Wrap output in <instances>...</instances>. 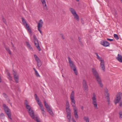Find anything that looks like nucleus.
<instances>
[{"label": "nucleus", "instance_id": "1", "mask_svg": "<svg viewBox=\"0 0 122 122\" xmlns=\"http://www.w3.org/2000/svg\"><path fill=\"white\" fill-rule=\"evenodd\" d=\"M122 94L121 93H119L116 96V98L114 100V102L115 104L119 103V105L120 107H121L122 105V102L121 100Z\"/></svg>", "mask_w": 122, "mask_h": 122}, {"label": "nucleus", "instance_id": "2", "mask_svg": "<svg viewBox=\"0 0 122 122\" xmlns=\"http://www.w3.org/2000/svg\"><path fill=\"white\" fill-rule=\"evenodd\" d=\"M3 106L4 107V109L5 111V113L8 116L9 118L11 120H12L10 110L5 104H3Z\"/></svg>", "mask_w": 122, "mask_h": 122}, {"label": "nucleus", "instance_id": "3", "mask_svg": "<svg viewBox=\"0 0 122 122\" xmlns=\"http://www.w3.org/2000/svg\"><path fill=\"white\" fill-rule=\"evenodd\" d=\"M33 38L34 39L35 45L38 50L39 51L41 50V49L39 46V44L36 35L34 34Z\"/></svg>", "mask_w": 122, "mask_h": 122}, {"label": "nucleus", "instance_id": "4", "mask_svg": "<svg viewBox=\"0 0 122 122\" xmlns=\"http://www.w3.org/2000/svg\"><path fill=\"white\" fill-rule=\"evenodd\" d=\"M44 103L45 106L46 108L47 111L49 112V113L52 116H53L54 114L52 110L50 108L49 106L46 102L45 100H44Z\"/></svg>", "mask_w": 122, "mask_h": 122}, {"label": "nucleus", "instance_id": "5", "mask_svg": "<svg viewBox=\"0 0 122 122\" xmlns=\"http://www.w3.org/2000/svg\"><path fill=\"white\" fill-rule=\"evenodd\" d=\"M43 23V22L42 21V20L41 19H40L38 24L37 25L38 30L42 35H43V33L41 30V28L42 27Z\"/></svg>", "mask_w": 122, "mask_h": 122}, {"label": "nucleus", "instance_id": "6", "mask_svg": "<svg viewBox=\"0 0 122 122\" xmlns=\"http://www.w3.org/2000/svg\"><path fill=\"white\" fill-rule=\"evenodd\" d=\"M31 117L32 118L36 120L37 122H41L39 120V119L38 117L36 116V115H34V114L33 110L31 109Z\"/></svg>", "mask_w": 122, "mask_h": 122}, {"label": "nucleus", "instance_id": "7", "mask_svg": "<svg viewBox=\"0 0 122 122\" xmlns=\"http://www.w3.org/2000/svg\"><path fill=\"white\" fill-rule=\"evenodd\" d=\"M95 97L96 96L94 94L92 98V104L94 105L95 108V109H97V104Z\"/></svg>", "mask_w": 122, "mask_h": 122}, {"label": "nucleus", "instance_id": "8", "mask_svg": "<svg viewBox=\"0 0 122 122\" xmlns=\"http://www.w3.org/2000/svg\"><path fill=\"white\" fill-rule=\"evenodd\" d=\"M34 57L35 58L36 60L37 61V65L39 68L42 65V63L41 61L39 59L38 57L36 55H34Z\"/></svg>", "mask_w": 122, "mask_h": 122}, {"label": "nucleus", "instance_id": "9", "mask_svg": "<svg viewBox=\"0 0 122 122\" xmlns=\"http://www.w3.org/2000/svg\"><path fill=\"white\" fill-rule=\"evenodd\" d=\"M95 79L97 81L98 84L101 87H103V85L102 83V81L100 77L99 76H97L95 77Z\"/></svg>", "mask_w": 122, "mask_h": 122}, {"label": "nucleus", "instance_id": "10", "mask_svg": "<svg viewBox=\"0 0 122 122\" xmlns=\"http://www.w3.org/2000/svg\"><path fill=\"white\" fill-rule=\"evenodd\" d=\"M68 59L71 69H73L74 68H76L73 62L71 60V59L70 57H68Z\"/></svg>", "mask_w": 122, "mask_h": 122}, {"label": "nucleus", "instance_id": "11", "mask_svg": "<svg viewBox=\"0 0 122 122\" xmlns=\"http://www.w3.org/2000/svg\"><path fill=\"white\" fill-rule=\"evenodd\" d=\"M14 73H13L14 76V78L15 81V82L16 83L19 82V77L18 75H16V73L15 71H13Z\"/></svg>", "mask_w": 122, "mask_h": 122}, {"label": "nucleus", "instance_id": "12", "mask_svg": "<svg viewBox=\"0 0 122 122\" xmlns=\"http://www.w3.org/2000/svg\"><path fill=\"white\" fill-rule=\"evenodd\" d=\"M82 84L84 90H86L88 88V86L86 84V81L84 80H83Z\"/></svg>", "mask_w": 122, "mask_h": 122}, {"label": "nucleus", "instance_id": "13", "mask_svg": "<svg viewBox=\"0 0 122 122\" xmlns=\"http://www.w3.org/2000/svg\"><path fill=\"white\" fill-rule=\"evenodd\" d=\"M41 2L44 7V9L46 10H48V9L46 5V3L45 0H40Z\"/></svg>", "mask_w": 122, "mask_h": 122}, {"label": "nucleus", "instance_id": "14", "mask_svg": "<svg viewBox=\"0 0 122 122\" xmlns=\"http://www.w3.org/2000/svg\"><path fill=\"white\" fill-rule=\"evenodd\" d=\"M73 109L74 111V113L75 117L76 119H78V116L77 111L76 108H74Z\"/></svg>", "mask_w": 122, "mask_h": 122}, {"label": "nucleus", "instance_id": "15", "mask_svg": "<svg viewBox=\"0 0 122 122\" xmlns=\"http://www.w3.org/2000/svg\"><path fill=\"white\" fill-rule=\"evenodd\" d=\"M92 71L95 77L99 76L97 71L94 68H92Z\"/></svg>", "mask_w": 122, "mask_h": 122}, {"label": "nucleus", "instance_id": "16", "mask_svg": "<svg viewBox=\"0 0 122 122\" xmlns=\"http://www.w3.org/2000/svg\"><path fill=\"white\" fill-rule=\"evenodd\" d=\"M100 65L102 69L103 70V71H105V66L104 60L102 61H101Z\"/></svg>", "mask_w": 122, "mask_h": 122}, {"label": "nucleus", "instance_id": "17", "mask_svg": "<svg viewBox=\"0 0 122 122\" xmlns=\"http://www.w3.org/2000/svg\"><path fill=\"white\" fill-rule=\"evenodd\" d=\"M101 44L105 47L109 46L110 44L108 42L106 41H104L102 42Z\"/></svg>", "mask_w": 122, "mask_h": 122}, {"label": "nucleus", "instance_id": "18", "mask_svg": "<svg viewBox=\"0 0 122 122\" xmlns=\"http://www.w3.org/2000/svg\"><path fill=\"white\" fill-rule=\"evenodd\" d=\"M120 62H122V56L119 54L118 55V57L116 58Z\"/></svg>", "mask_w": 122, "mask_h": 122}, {"label": "nucleus", "instance_id": "19", "mask_svg": "<svg viewBox=\"0 0 122 122\" xmlns=\"http://www.w3.org/2000/svg\"><path fill=\"white\" fill-rule=\"evenodd\" d=\"M71 102V104L72 106L74 107V108H76V107L75 101L74 99V98H70Z\"/></svg>", "mask_w": 122, "mask_h": 122}, {"label": "nucleus", "instance_id": "20", "mask_svg": "<svg viewBox=\"0 0 122 122\" xmlns=\"http://www.w3.org/2000/svg\"><path fill=\"white\" fill-rule=\"evenodd\" d=\"M70 10L73 14V15H75V14H76L75 10L72 8H70Z\"/></svg>", "mask_w": 122, "mask_h": 122}, {"label": "nucleus", "instance_id": "21", "mask_svg": "<svg viewBox=\"0 0 122 122\" xmlns=\"http://www.w3.org/2000/svg\"><path fill=\"white\" fill-rule=\"evenodd\" d=\"M25 26V28L26 29L28 30L29 33L30 34V29L29 27V26L28 25V24L27 23Z\"/></svg>", "mask_w": 122, "mask_h": 122}, {"label": "nucleus", "instance_id": "22", "mask_svg": "<svg viewBox=\"0 0 122 122\" xmlns=\"http://www.w3.org/2000/svg\"><path fill=\"white\" fill-rule=\"evenodd\" d=\"M27 110L29 111V115L30 116V107L28 105L25 106Z\"/></svg>", "mask_w": 122, "mask_h": 122}, {"label": "nucleus", "instance_id": "23", "mask_svg": "<svg viewBox=\"0 0 122 122\" xmlns=\"http://www.w3.org/2000/svg\"><path fill=\"white\" fill-rule=\"evenodd\" d=\"M66 110L67 115L71 114V111L70 109V108H68L67 107H66Z\"/></svg>", "mask_w": 122, "mask_h": 122}, {"label": "nucleus", "instance_id": "24", "mask_svg": "<svg viewBox=\"0 0 122 122\" xmlns=\"http://www.w3.org/2000/svg\"><path fill=\"white\" fill-rule=\"evenodd\" d=\"M5 49L9 53V54L10 55L11 54V52L9 48L7 47L6 46H5Z\"/></svg>", "mask_w": 122, "mask_h": 122}, {"label": "nucleus", "instance_id": "25", "mask_svg": "<svg viewBox=\"0 0 122 122\" xmlns=\"http://www.w3.org/2000/svg\"><path fill=\"white\" fill-rule=\"evenodd\" d=\"M74 17V18L77 21H78L79 20V17L77 14L74 15H73Z\"/></svg>", "mask_w": 122, "mask_h": 122}, {"label": "nucleus", "instance_id": "26", "mask_svg": "<svg viewBox=\"0 0 122 122\" xmlns=\"http://www.w3.org/2000/svg\"><path fill=\"white\" fill-rule=\"evenodd\" d=\"M21 19H22V22L23 23V25H25L27 24L26 21H25V19L23 18H22Z\"/></svg>", "mask_w": 122, "mask_h": 122}, {"label": "nucleus", "instance_id": "27", "mask_svg": "<svg viewBox=\"0 0 122 122\" xmlns=\"http://www.w3.org/2000/svg\"><path fill=\"white\" fill-rule=\"evenodd\" d=\"M67 118L68 120V121L69 122H70L71 119V114L67 115Z\"/></svg>", "mask_w": 122, "mask_h": 122}, {"label": "nucleus", "instance_id": "28", "mask_svg": "<svg viewBox=\"0 0 122 122\" xmlns=\"http://www.w3.org/2000/svg\"><path fill=\"white\" fill-rule=\"evenodd\" d=\"M95 54L96 55V56H97V59L99 60L100 61H102L103 60L101 59L102 58H100V57L98 55L97 53H95Z\"/></svg>", "mask_w": 122, "mask_h": 122}, {"label": "nucleus", "instance_id": "29", "mask_svg": "<svg viewBox=\"0 0 122 122\" xmlns=\"http://www.w3.org/2000/svg\"><path fill=\"white\" fill-rule=\"evenodd\" d=\"M7 75H8V79L10 81H12V77L10 76V74L9 72H8L7 73Z\"/></svg>", "mask_w": 122, "mask_h": 122}, {"label": "nucleus", "instance_id": "30", "mask_svg": "<svg viewBox=\"0 0 122 122\" xmlns=\"http://www.w3.org/2000/svg\"><path fill=\"white\" fill-rule=\"evenodd\" d=\"M84 119L86 122H89L88 118L87 117H84Z\"/></svg>", "mask_w": 122, "mask_h": 122}, {"label": "nucleus", "instance_id": "31", "mask_svg": "<svg viewBox=\"0 0 122 122\" xmlns=\"http://www.w3.org/2000/svg\"><path fill=\"white\" fill-rule=\"evenodd\" d=\"M106 97H107V101L108 102V104H110V99L109 97V95H107Z\"/></svg>", "mask_w": 122, "mask_h": 122}, {"label": "nucleus", "instance_id": "32", "mask_svg": "<svg viewBox=\"0 0 122 122\" xmlns=\"http://www.w3.org/2000/svg\"><path fill=\"white\" fill-rule=\"evenodd\" d=\"M66 107H67L68 108H70V105L69 104L68 101H67L66 102Z\"/></svg>", "mask_w": 122, "mask_h": 122}, {"label": "nucleus", "instance_id": "33", "mask_svg": "<svg viewBox=\"0 0 122 122\" xmlns=\"http://www.w3.org/2000/svg\"><path fill=\"white\" fill-rule=\"evenodd\" d=\"M74 93L73 91H72L71 94L70 95V98H74Z\"/></svg>", "mask_w": 122, "mask_h": 122}, {"label": "nucleus", "instance_id": "34", "mask_svg": "<svg viewBox=\"0 0 122 122\" xmlns=\"http://www.w3.org/2000/svg\"><path fill=\"white\" fill-rule=\"evenodd\" d=\"M26 43V44L27 46L28 47L29 49H30V46L29 43L28 42L26 41L25 42Z\"/></svg>", "mask_w": 122, "mask_h": 122}, {"label": "nucleus", "instance_id": "35", "mask_svg": "<svg viewBox=\"0 0 122 122\" xmlns=\"http://www.w3.org/2000/svg\"><path fill=\"white\" fill-rule=\"evenodd\" d=\"M114 36L116 40H118L119 39L118 36L117 34H114Z\"/></svg>", "mask_w": 122, "mask_h": 122}, {"label": "nucleus", "instance_id": "36", "mask_svg": "<svg viewBox=\"0 0 122 122\" xmlns=\"http://www.w3.org/2000/svg\"><path fill=\"white\" fill-rule=\"evenodd\" d=\"M78 41L79 42V43L80 44V45L81 46H83V44H82V42L81 41V38L80 37H78Z\"/></svg>", "mask_w": 122, "mask_h": 122}, {"label": "nucleus", "instance_id": "37", "mask_svg": "<svg viewBox=\"0 0 122 122\" xmlns=\"http://www.w3.org/2000/svg\"><path fill=\"white\" fill-rule=\"evenodd\" d=\"M73 70L74 73L76 75H77V72L76 68H74Z\"/></svg>", "mask_w": 122, "mask_h": 122}, {"label": "nucleus", "instance_id": "38", "mask_svg": "<svg viewBox=\"0 0 122 122\" xmlns=\"http://www.w3.org/2000/svg\"><path fill=\"white\" fill-rule=\"evenodd\" d=\"M35 75H36V76L37 77H40L37 71L36 70V71H35Z\"/></svg>", "mask_w": 122, "mask_h": 122}, {"label": "nucleus", "instance_id": "39", "mask_svg": "<svg viewBox=\"0 0 122 122\" xmlns=\"http://www.w3.org/2000/svg\"><path fill=\"white\" fill-rule=\"evenodd\" d=\"M105 93L107 94V95H109V94L108 92V91L107 88H105Z\"/></svg>", "mask_w": 122, "mask_h": 122}, {"label": "nucleus", "instance_id": "40", "mask_svg": "<svg viewBox=\"0 0 122 122\" xmlns=\"http://www.w3.org/2000/svg\"><path fill=\"white\" fill-rule=\"evenodd\" d=\"M42 113L43 114V116L44 117H46V112L45 111H42Z\"/></svg>", "mask_w": 122, "mask_h": 122}, {"label": "nucleus", "instance_id": "41", "mask_svg": "<svg viewBox=\"0 0 122 122\" xmlns=\"http://www.w3.org/2000/svg\"><path fill=\"white\" fill-rule=\"evenodd\" d=\"M25 106L28 105V102L27 100H26L25 101Z\"/></svg>", "mask_w": 122, "mask_h": 122}, {"label": "nucleus", "instance_id": "42", "mask_svg": "<svg viewBox=\"0 0 122 122\" xmlns=\"http://www.w3.org/2000/svg\"><path fill=\"white\" fill-rule=\"evenodd\" d=\"M4 116V115L3 113H2L0 115V118H2Z\"/></svg>", "mask_w": 122, "mask_h": 122}, {"label": "nucleus", "instance_id": "43", "mask_svg": "<svg viewBox=\"0 0 122 122\" xmlns=\"http://www.w3.org/2000/svg\"><path fill=\"white\" fill-rule=\"evenodd\" d=\"M4 97L5 98H6L7 97V95L5 93H3V94Z\"/></svg>", "mask_w": 122, "mask_h": 122}, {"label": "nucleus", "instance_id": "44", "mask_svg": "<svg viewBox=\"0 0 122 122\" xmlns=\"http://www.w3.org/2000/svg\"><path fill=\"white\" fill-rule=\"evenodd\" d=\"M2 20L3 21V22L5 24H6V20L5 19H4V17H3Z\"/></svg>", "mask_w": 122, "mask_h": 122}, {"label": "nucleus", "instance_id": "45", "mask_svg": "<svg viewBox=\"0 0 122 122\" xmlns=\"http://www.w3.org/2000/svg\"><path fill=\"white\" fill-rule=\"evenodd\" d=\"M38 104L40 107H42L43 106V105L41 103V102L40 103H38Z\"/></svg>", "mask_w": 122, "mask_h": 122}, {"label": "nucleus", "instance_id": "46", "mask_svg": "<svg viewBox=\"0 0 122 122\" xmlns=\"http://www.w3.org/2000/svg\"><path fill=\"white\" fill-rule=\"evenodd\" d=\"M120 117L122 118V112H121L119 113Z\"/></svg>", "mask_w": 122, "mask_h": 122}, {"label": "nucleus", "instance_id": "47", "mask_svg": "<svg viewBox=\"0 0 122 122\" xmlns=\"http://www.w3.org/2000/svg\"><path fill=\"white\" fill-rule=\"evenodd\" d=\"M41 108V109L42 111H45L44 110V109L43 107V106L42 107H40Z\"/></svg>", "mask_w": 122, "mask_h": 122}, {"label": "nucleus", "instance_id": "48", "mask_svg": "<svg viewBox=\"0 0 122 122\" xmlns=\"http://www.w3.org/2000/svg\"><path fill=\"white\" fill-rule=\"evenodd\" d=\"M107 40L110 41H113V39H111L109 38H107Z\"/></svg>", "mask_w": 122, "mask_h": 122}, {"label": "nucleus", "instance_id": "49", "mask_svg": "<svg viewBox=\"0 0 122 122\" xmlns=\"http://www.w3.org/2000/svg\"><path fill=\"white\" fill-rule=\"evenodd\" d=\"M60 35L61 36V37L63 39H65V38L64 37L63 35L62 34H60Z\"/></svg>", "mask_w": 122, "mask_h": 122}, {"label": "nucleus", "instance_id": "50", "mask_svg": "<svg viewBox=\"0 0 122 122\" xmlns=\"http://www.w3.org/2000/svg\"><path fill=\"white\" fill-rule=\"evenodd\" d=\"M11 44L12 45V46L13 49H14V50H15V47L14 46V45H13V44L12 42H11Z\"/></svg>", "mask_w": 122, "mask_h": 122}, {"label": "nucleus", "instance_id": "51", "mask_svg": "<svg viewBox=\"0 0 122 122\" xmlns=\"http://www.w3.org/2000/svg\"><path fill=\"white\" fill-rule=\"evenodd\" d=\"M71 120L72 122H76L74 118H72Z\"/></svg>", "mask_w": 122, "mask_h": 122}, {"label": "nucleus", "instance_id": "52", "mask_svg": "<svg viewBox=\"0 0 122 122\" xmlns=\"http://www.w3.org/2000/svg\"><path fill=\"white\" fill-rule=\"evenodd\" d=\"M36 101L37 102L38 104V103H40L41 102V101L39 100H38V101Z\"/></svg>", "mask_w": 122, "mask_h": 122}, {"label": "nucleus", "instance_id": "53", "mask_svg": "<svg viewBox=\"0 0 122 122\" xmlns=\"http://www.w3.org/2000/svg\"><path fill=\"white\" fill-rule=\"evenodd\" d=\"M35 99H36V101H38V100H39V97H36V98H35Z\"/></svg>", "mask_w": 122, "mask_h": 122}, {"label": "nucleus", "instance_id": "54", "mask_svg": "<svg viewBox=\"0 0 122 122\" xmlns=\"http://www.w3.org/2000/svg\"><path fill=\"white\" fill-rule=\"evenodd\" d=\"M81 108L82 110H83L84 109V107L83 106H82L81 107Z\"/></svg>", "mask_w": 122, "mask_h": 122}, {"label": "nucleus", "instance_id": "55", "mask_svg": "<svg viewBox=\"0 0 122 122\" xmlns=\"http://www.w3.org/2000/svg\"><path fill=\"white\" fill-rule=\"evenodd\" d=\"M35 98H36V97H38L37 95L36 94H35Z\"/></svg>", "mask_w": 122, "mask_h": 122}, {"label": "nucleus", "instance_id": "56", "mask_svg": "<svg viewBox=\"0 0 122 122\" xmlns=\"http://www.w3.org/2000/svg\"><path fill=\"white\" fill-rule=\"evenodd\" d=\"M33 69H34L35 71L36 70V69L35 68H33Z\"/></svg>", "mask_w": 122, "mask_h": 122}, {"label": "nucleus", "instance_id": "57", "mask_svg": "<svg viewBox=\"0 0 122 122\" xmlns=\"http://www.w3.org/2000/svg\"><path fill=\"white\" fill-rule=\"evenodd\" d=\"M76 1H77V2H78L79 1V0H76Z\"/></svg>", "mask_w": 122, "mask_h": 122}, {"label": "nucleus", "instance_id": "58", "mask_svg": "<svg viewBox=\"0 0 122 122\" xmlns=\"http://www.w3.org/2000/svg\"><path fill=\"white\" fill-rule=\"evenodd\" d=\"M71 39L72 40H73V39H72V38H71Z\"/></svg>", "mask_w": 122, "mask_h": 122}, {"label": "nucleus", "instance_id": "59", "mask_svg": "<svg viewBox=\"0 0 122 122\" xmlns=\"http://www.w3.org/2000/svg\"><path fill=\"white\" fill-rule=\"evenodd\" d=\"M31 34L32 33V32H31Z\"/></svg>", "mask_w": 122, "mask_h": 122}, {"label": "nucleus", "instance_id": "60", "mask_svg": "<svg viewBox=\"0 0 122 122\" xmlns=\"http://www.w3.org/2000/svg\"><path fill=\"white\" fill-rule=\"evenodd\" d=\"M31 49H32V48H31Z\"/></svg>", "mask_w": 122, "mask_h": 122}, {"label": "nucleus", "instance_id": "61", "mask_svg": "<svg viewBox=\"0 0 122 122\" xmlns=\"http://www.w3.org/2000/svg\"><path fill=\"white\" fill-rule=\"evenodd\" d=\"M62 76H63V75H62Z\"/></svg>", "mask_w": 122, "mask_h": 122}, {"label": "nucleus", "instance_id": "62", "mask_svg": "<svg viewBox=\"0 0 122 122\" xmlns=\"http://www.w3.org/2000/svg\"><path fill=\"white\" fill-rule=\"evenodd\" d=\"M81 22H82V20H81Z\"/></svg>", "mask_w": 122, "mask_h": 122}]
</instances>
